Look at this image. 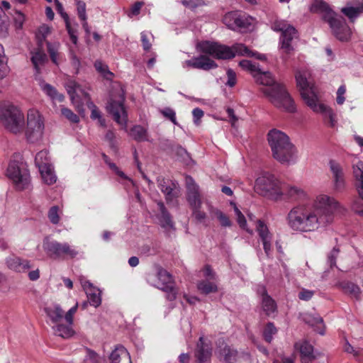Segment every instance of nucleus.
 I'll list each match as a JSON object with an SVG mask.
<instances>
[{
	"instance_id": "obj_12",
	"label": "nucleus",
	"mask_w": 363,
	"mask_h": 363,
	"mask_svg": "<svg viewBox=\"0 0 363 363\" xmlns=\"http://www.w3.org/2000/svg\"><path fill=\"white\" fill-rule=\"evenodd\" d=\"M272 28L275 31L281 32V48L286 54H290L294 50L291 42L296 35L294 27L287 24L284 21H276L272 24Z\"/></svg>"
},
{
	"instance_id": "obj_13",
	"label": "nucleus",
	"mask_w": 363,
	"mask_h": 363,
	"mask_svg": "<svg viewBox=\"0 0 363 363\" xmlns=\"http://www.w3.org/2000/svg\"><path fill=\"white\" fill-rule=\"evenodd\" d=\"M202 41H201V43ZM200 43H197L196 48L197 50L201 52L200 49L199 48L198 45ZM203 53V52H202ZM205 55H201L198 57H194L191 60H186L183 62L182 67L184 68L186 67H191L194 69H199L202 70H210L212 69H216L218 67L217 63L211 59L208 56H211V55L203 52ZM212 57H213L212 56Z\"/></svg>"
},
{
	"instance_id": "obj_7",
	"label": "nucleus",
	"mask_w": 363,
	"mask_h": 363,
	"mask_svg": "<svg viewBox=\"0 0 363 363\" xmlns=\"http://www.w3.org/2000/svg\"><path fill=\"white\" fill-rule=\"evenodd\" d=\"M255 187L263 196L278 199L283 195L282 184L269 172L263 173L256 179Z\"/></svg>"
},
{
	"instance_id": "obj_15",
	"label": "nucleus",
	"mask_w": 363,
	"mask_h": 363,
	"mask_svg": "<svg viewBox=\"0 0 363 363\" xmlns=\"http://www.w3.org/2000/svg\"><path fill=\"white\" fill-rule=\"evenodd\" d=\"M256 230L266 255L269 257L272 251L273 235L269 232L267 225L261 220H257Z\"/></svg>"
},
{
	"instance_id": "obj_50",
	"label": "nucleus",
	"mask_w": 363,
	"mask_h": 363,
	"mask_svg": "<svg viewBox=\"0 0 363 363\" xmlns=\"http://www.w3.org/2000/svg\"><path fill=\"white\" fill-rule=\"evenodd\" d=\"M214 214L218 219L220 225L223 227H230L232 225V222L229 219L228 216H226L224 213L218 209H216L214 211Z\"/></svg>"
},
{
	"instance_id": "obj_9",
	"label": "nucleus",
	"mask_w": 363,
	"mask_h": 363,
	"mask_svg": "<svg viewBox=\"0 0 363 363\" xmlns=\"http://www.w3.org/2000/svg\"><path fill=\"white\" fill-rule=\"evenodd\" d=\"M6 175L18 190H23L29 186L30 173L23 162L11 161L9 164Z\"/></svg>"
},
{
	"instance_id": "obj_26",
	"label": "nucleus",
	"mask_w": 363,
	"mask_h": 363,
	"mask_svg": "<svg viewBox=\"0 0 363 363\" xmlns=\"http://www.w3.org/2000/svg\"><path fill=\"white\" fill-rule=\"evenodd\" d=\"M341 12L348 18L350 22H354L355 20L362 13L359 5L357 1L347 2L346 5L341 9Z\"/></svg>"
},
{
	"instance_id": "obj_3",
	"label": "nucleus",
	"mask_w": 363,
	"mask_h": 363,
	"mask_svg": "<svg viewBox=\"0 0 363 363\" xmlns=\"http://www.w3.org/2000/svg\"><path fill=\"white\" fill-rule=\"evenodd\" d=\"M267 140L272 156L277 161L286 165L294 164L298 161V150L285 133L272 129L267 134Z\"/></svg>"
},
{
	"instance_id": "obj_43",
	"label": "nucleus",
	"mask_w": 363,
	"mask_h": 363,
	"mask_svg": "<svg viewBox=\"0 0 363 363\" xmlns=\"http://www.w3.org/2000/svg\"><path fill=\"white\" fill-rule=\"evenodd\" d=\"M239 65L245 70L250 72L254 78L257 76L258 73L261 71L259 66L257 63L253 62L250 60H243L239 63Z\"/></svg>"
},
{
	"instance_id": "obj_46",
	"label": "nucleus",
	"mask_w": 363,
	"mask_h": 363,
	"mask_svg": "<svg viewBox=\"0 0 363 363\" xmlns=\"http://www.w3.org/2000/svg\"><path fill=\"white\" fill-rule=\"evenodd\" d=\"M50 33V28L46 25H43L38 28L36 38L38 40L39 47L43 46V41L45 40L47 36Z\"/></svg>"
},
{
	"instance_id": "obj_1",
	"label": "nucleus",
	"mask_w": 363,
	"mask_h": 363,
	"mask_svg": "<svg viewBox=\"0 0 363 363\" xmlns=\"http://www.w3.org/2000/svg\"><path fill=\"white\" fill-rule=\"evenodd\" d=\"M338 207V202L333 198L319 195L313 207L297 205L292 208L286 216L287 225L294 231L313 232L332 223L333 215Z\"/></svg>"
},
{
	"instance_id": "obj_29",
	"label": "nucleus",
	"mask_w": 363,
	"mask_h": 363,
	"mask_svg": "<svg viewBox=\"0 0 363 363\" xmlns=\"http://www.w3.org/2000/svg\"><path fill=\"white\" fill-rule=\"evenodd\" d=\"M304 322L312 327H315V331L320 334L324 335L325 333V325L323 323V318L318 315H314L311 313H306L303 318Z\"/></svg>"
},
{
	"instance_id": "obj_21",
	"label": "nucleus",
	"mask_w": 363,
	"mask_h": 363,
	"mask_svg": "<svg viewBox=\"0 0 363 363\" xmlns=\"http://www.w3.org/2000/svg\"><path fill=\"white\" fill-rule=\"evenodd\" d=\"M211 347L204 342V337H200L196 352V357L199 363H206L211 358Z\"/></svg>"
},
{
	"instance_id": "obj_47",
	"label": "nucleus",
	"mask_w": 363,
	"mask_h": 363,
	"mask_svg": "<svg viewBox=\"0 0 363 363\" xmlns=\"http://www.w3.org/2000/svg\"><path fill=\"white\" fill-rule=\"evenodd\" d=\"M277 330L273 323H268L263 331V336L267 342H271L273 335L276 334Z\"/></svg>"
},
{
	"instance_id": "obj_44",
	"label": "nucleus",
	"mask_w": 363,
	"mask_h": 363,
	"mask_svg": "<svg viewBox=\"0 0 363 363\" xmlns=\"http://www.w3.org/2000/svg\"><path fill=\"white\" fill-rule=\"evenodd\" d=\"M35 164L38 169L48 165H51L49 160L48 152L47 150H41L38 152L35 157Z\"/></svg>"
},
{
	"instance_id": "obj_28",
	"label": "nucleus",
	"mask_w": 363,
	"mask_h": 363,
	"mask_svg": "<svg viewBox=\"0 0 363 363\" xmlns=\"http://www.w3.org/2000/svg\"><path fill=\"white\" fill-rule=\"evenodd\" d=\"M283 195L286 194L288 197L294 201L304 200L307 195L301 188L295 186H289L282 184Z\"/></svg>"
},
{
	"instance_id": "obj_14",
	"label": "nucleus",
	"mask_w": 363,
	"mask_h": 363,
	"mask_svg": "<svg viewBox=\"0 0 363 363\" xmlns=\"http://www.w3.org/2000/svg\"><path fill=\"white\" fill-rule=\"evenodd\" d=\"M223 21L232 30H246L251 26L250 18L234 12L226 13Z\"/></svg>"
},
{
	"instance_id": "obj_38",
	"label": "nucleus",
	"mask_w": 363,
	"mask_h": 363,
	"mask_svg": "<svg viewBox=\"0 0 363 363\" xmlns=\"http://www.w3.org/2000/svg\"><path fill=\"white\" fill-rule=\"evenodd\" d=\"M197 288L201 294L205 295L209 294L211 293H216L218 291L217 280H201L198 282Z\"/></svg>"
},
{
	"instance_id": "obj_59",
	"label": "nucleus",
	"mask_w": 363,
	"mask_h": 363,
	"mask_svg": "<svg viewBox=\"0 0 363 363\" xmlns=\"http://www.w3.org/2000/svg\"><path fill=\"white\" fill-rule=\"evenodd\" d=\"M203 276L206 279L216 281L217 277L216 273L212 270L211 267L209 265H206L203 268Z\"/></svg>"
},
{
	"instance_id": "obj_10",
	"label": "nucleus",
	"mask_w": 363,
	"mask_h": 363,
	"mask_svg": "<svg viewBox=\"0 0 363 363\" xmlns=\"http://www.w3.org/2000/svg\"><path fill=\"white\" fill-rule=\"evenodd\" d=\"M44 121L42 116L35 109H30L27 114V126L26 128V138L29 143H35L40 140L43 135Z\"/></svg>"
},
{
	"instance_id": "obj_23",
	"label": "nucleus",
	"mask_w": 363,
	"mask_h": 363,
	"mask_svg": "<svg viewBox=\"0 0 363 363\" xmlns=\"http://www.w3.org/2000/svg\"><path fill=\"white\" fill-rule=\"evenodd\" d=\"M259 292L262 295V308L267 315H270L277 311L275 301L268 295L265 287L261 286Z\"/></svg>"
},
{
	"instance_id": "obj_5",
	"label": "nucleus",
	"mask_w": 363,
	"mask_h": 363,
	"mask_svg": "<svg viewBox=\"0 0 363 363\" xmlns=\"http://www.w3.org/2000/svg\"><path fill=\"white\" fill-rule=\"evenodd\" d=\"M311 11L322 15L323 19L328 23L333 34L337 39L342 42L350 39L352 32L345 19L333 11L326 2L323 0H315Z\"/></svg>"
},
{
	"instance_id": "obj_35",
	"label": "nucleus",
	"mask_w": 363,
	"mask_h": 363,
	"mask_svg": "<svg viewBox=\"0 0 363 363\" xmlns=\"http://www.w3.org/2000/svg\"><path fill=\"white\" fill-rule=\"evenodd\" d=\"M219 355L223 358L226 363H233L238 356L237 350L230 348L228 345L222 343L218 347Z\"/></svg>"
},
{
	"instance_id": "obj_37",
	"label": "nucleus",
	"mask_w": 363,
	"mask_h": 363,
	"mask_svg": "<svg viewBox=\"0 0 363 363\" xmlns=\"http://www.w3.org/2000/svg\"><path fill=\"white\" fill-rule=\"evenodd\" d=\"M54 334L62 338L67 339L72 337L74 331L72 325L67 323V325L57 323L52 326Z\"/></svg>"
},
{
	"instance_id": "obj_2",
	"label": "nucleus",
	"mask_w": 363,
	"mask_h": 363,
	"mask_svg": "<svg viewBox=\"0 0 363 363\" xmlns=\"http://www.w3.org/2000/svg\"><path fill=\"white\" fill-rule=\"evenodd\" d=\"M255 79L257 84L266 86L262 89V91L274 106L287 112H295L294 101L284 87L274 82L269 72L261 70Z\"/></svg>"
},
{
	"instance_id": "obj_32",
	"label": "nucleus",
	"mask_w": 363,
	"mask_h": 363,
	"mask_svg": "<svg viewBox=\"0 0 363 363\" xmlns=\"http://www.w3.org/2000/svg\"><path fill=\"white\" fill-rule=\"evenodd\" d=\"M157 206L160 211V216L159 217V221L160 225L164 228L173 229L174 223L172 220V217L169 213L167 211L164 203L162 201L157 202Z\"/></svg>"
},
{
	"instance_id": "obj_64",
	"label": "nucleus",
	"mask_w": 363,
	"mask_h": 363,
	"mask_svg": "<svg viewBox=\"0 0 363 363\" xmlns=\"http://www.w3.org/2000/svg\"><path fill=\"white\" fill-rule=\"evenodd\" d=\"M352 208L358 215L363 216V200L361 199L354 201Z\"/></svg>"
},
{
	"instance_id": "obj_63",
	"label": "nucleus",
	"mask_w": 363,
	"mask_h": 363,
	"mask_svg": "<svg viewBox=\"0 0 363 363\" xmlns=\"http://www.w3.org/2000/svg\"><path fill=\"white\" fill-rule=\"evenodd\" d=\"M346 92V88L344 85L340 86L337 91V103L340 105L343 104L345 101V98L344 96Z\"/></svg>"
},
{
	"instance_id": "obj_54",
	"label": "nucleus",
	"mask_w": 363,
	"mask_h": 363,
	"mask_svg": "<svg viewBox=\"0 0 363 363\" xmlns=\"http://www.w3.org/2000/svg\"><path fill=\"white\" fill-rule=\"evenodd\" d=\"M62 114L67 118L69 121L77 123L79 121V118L77 115L74 113L70 109L67 108H62L61 110Z\"/></svg>"
},
{
	"instance_id": "obj_34",
	"label": "nucleus",
	"mask_w": 363,
	"mask_h": 363,
	"mask_svg": "<svg viewBox=\"0 0 363 363\" xmlns=\"http://www.w3.org/2000/svg\"><path fill=\"white\" fill-rule=\"evenodd\" d=\"M308 106L316 113H321L325 121H328L331 116H333L335 113H333V110L329 108L328 106L319 103L318 99H317L315 101H310Z\"/></svg>"
},
{
	"instance_id": "obj_20",
	"label": "nucleus",
	"mask_w": 363,
	"mask_h": 363,
	"mask_svg": "<svg viewBox=\"0 0 363 363\" xmlns=\"http://www.w3.org/2000/svg\"><path fill=\"white\" fill-rule=\"evenodd\" d=\"M329 164L330 171L333 174L335 189L338 191L343 189L345 185V182L342 168L337 162L333 160H331Z\"/></svg>"
},
{
	"instance_id": "obj_22",
	"label": "nucleus",
	"mask_w": 363,
	"mask_h": 363,
	"mask_svg": "<svg viewBox=\"0 0 363 363\" xmlns=\"http://www.w3.org/2000/svg\"><path fill=\"white\" fill-rule=\"evenodd\" d=\"M156 269L158 279V283L156 285L157 288L162 291H167L170 289V286L173 285L171 274L160 266H157Z\"/></svg>"
},
{
	"instance_id": "obj_33",
	"label": "nucleus",
	"mask_w": 363,
	"mask_h": 363,
	"mask_svg": "<svg viewBox=\"0 0 363 363\" xmlns=\"http://www.w3.org/2000/svg\"><path fill=\"white\" fill-rule=\"evenodd\" d=\"M40 89L42 91L54 102H62L65 99V96L62 94H60L57 90L51 84L42 82L40 84Z\"/></svg>"
},
{
	"instance_id": "obj_39",
	"label": "nucleus",
	"mask_w": 363,
	"mask_h": 363,
	"mask_svg": "<svg viewBox=\"0 0 363 363\" xmlns=\"http://www.w3.org/2000/svg\"><path fill=\"white\" fill-rule=\"evenodd\" d=\"M339 286L344 293L347 294L354 298H359L360 289L357 284L348 281H343L339 283Z\"/></svg>"
},
{
	"instance_id": "obj_17",
	"label": "nucleus",
	"mask_w": 363,
	"mask_h": 363,
	"mask_svg": "<svg viewBox=\"0 0 363 363\" xmlns=\"http://www.w3.org/2000/svg\"><path fill=\"white\" fill-rule=\"evenodd\" d=\"M106 108L113 116L114 121L124 128H126L128 115L123 102L111 101Z\"/></svg>"
},
{
	"instance_id": "obj_52",
	"label": "nucleus",
	"mask_w": 363,
	"mask_h": 363,
	"mask_svg": "<svg viewBox=\"0 0 363 363\" xmlns=\"http://www.w3.org/2000/svg\"><path fill=\"white\" fill-rule=\"evenodd\" d=\"M66 29L73 44L77 45L78 41L77 30L72 27L70 21L65 22Z\"/></svg>"
},
{
	"instance_id": "obj_8",
	"label": "nucleus",
	"mask_w": 363,
	"mask_h": 363,
	"mask_svg": "<svg viewBox=\"0 0 363 363\" xmlns=\"http://www.w3.org/2000/svg\"><path fill=\"white\" fill-rule=\"evenodd\" d=\"M43 247L47 255L53 259H73L79 254L78 250L69 243L59 242L48 238L44 240Z\"/></svg>"
},
{
	"instance_id": "obj_16",
	"label": "nucleus",
	"mask_w": 363,
	"mask_h": 363,
	"mask_svg": "<svg viewBox=\"0 0 363 363\" xmlns=\"http://www.w3.org/2000/svg\"><path fill=\"white\" fill-rule=\"evenodd\" d=\"M186 199L190 206L193 208L201 207V196L199 193V187L190 176L186 177Z\"/></svg>"
},
{
	"instance_id": "obj_19",
	"label": "nucleus",
	"mask_w": 363,
	"mask_h": 363,
	"mask_svg": "<svg viewBox=\"0 0 363 363\" xmlns=\"http://www.w3.org/2000/svg\"><path fill=\"white\" fill-rule=\"evenodd\" d=\"M354 185L360 199L363 200V162L358 161L352 165Z\"/></svg>"
},
{
	"instance_id": "obj_56",
	"label": "nucleus",
	"mask_w": 363,
	"mask_h": 363,
	"mask_svg": "<svg viewBox=\"0 0 363 363\" xmlns=\"http://www.w3.org/2000/svg\"><path fill=\"white\" fill-rule=\"evenodd\" d=\"M87 298L89 304L94 306L95 308L98 307L101 303L100 291L95 294H92L91 296H88Z\"/></svg>"
},
{
	"instance_id": "obj_62",
	"label": "nucleus",
	"mask_w": 363,
	"mask_h": 363,
	"mask_svg": "<svg viewBox=\"0 0 363 363\" xmlns=\"http://www.w3.org/2000/svg\"><path fill=\"white\" fill-rule=\"evenodd\" d=\"M141 35V41L143 43V48L144 50L148 51L152 46L151 43L150 42L149 38H148V33L146 31H143L140 33Z\"/></svg>"
},
{
	"instance_id": "obj_25",
	"label": "nucleus",
	"mask_w": 363,
	"mask_h": 363,
	"mask_svg": "<svg viewBox=\"0 0 363 363\" xmlns=\"http://www.w3.org/2000/svg\"><path fill=\"white\" fill-rule=\"evenodd\" d=\"M110 363H131L130 357L127 350L122 345H118L109 356Z\"/></svg>"
},
{
	"instance_id": "obj_36",
	"label": "nucleus",
	"mask_w": 363,
	"mask_h": 363,
	"mask_svg": "<svg viewBox=\"0 0 363 363\" xmlns=\"http://www.w3.org/2000/svg\"><path fill=\"white\" fill-rule=\"evenodd\" d=\"M130 135L138 142H150L147 130L142 125H134L130 131Z\"/></svg>"
},
{
	"instance_id": "obj_60",
	"label": "nucleus",
	"mask_w": 363,
	"mask_h": 363,
	"mask_svg": "<svg viewBox=\"0 0 363 363\" xmlns=\"http://www.w3.org/2000/svg\"><path fill=\"white\" fill-rule=\"evenodd\" d=\"M105 139L108 143L110 147L116 150V142L115 133L112 130H108L105 135Z\"/></svg>"
},
{
	"instance_id": "obj_11",
	"label": "nucleus",
	"mask_w": 363,
	"mask_h": 363,
	"mask_svg": "<svg viewBox=\"0 0 363 363\" xmlns=\"http://www.w3.org/2000/svg\"><path fill=\"white\" fill-rule=\"evenodd\" d=\"M295 77L301 97L308 106L310 101H315L318 99L314 86L310 80L311 74L306 69H301L296 72Z\"/></svg>"
},
{
	"instance_id": "obj_57",
	"label": "nucleus",
	"mask_w": 363,
	"mask_h": 363,
	"mask_svg": "<svg viewBox=\"0 0 363 363\" xmlns=\"http://www.w3.org/2000/svg\"><path fill=\"white\" fill-rule=\"evenodd\" d=\"M55 4V9L57 13L61 16V17L64 19L65 23L69 21V18L68 14L65 11L62 4L59 1V0H54Z\"/></svg>"
},
{
	"instance_id": "obj_48",
	"label": "nucleus",
	"mask_w": 363,
	"mask_h": 363,
	"mask_svg": "<svg viewBox=\"0 0 363 363\" xmlns=\"http://www.w3.org/2000/svg\"><path fill=\"white\" fill-rule=\"evenodd\" d=\"M86 356L84 357L85 363H101V358L99 355L94 350L86 347Z\"/></svg>"
},
{
	"instance_id": "obj_45",
	"label": "nucleus",
	"mask_w": 363,
	"mask_h": 363,
	"mask_svg": "<svg viewBox=\"0 0 363 363\" xmlns=\"http://www.w3.org/2000/svg\"><path fill=\"white\" fill-rule=\"evenodd\" d=\"M88 106L91 111V118L93 120L97 119L99 125L102 127H105L106 126V121L102 117L101 113L99 110V108L96 107V106H95L92 102H90L88 104Z\"/></svg>"
},
{
	"instance_id": "obj_53",
	"label": "nucleus",
	"mask_w": 363,
	"mask_h": 363,
	"mask_svg": "<svg viewBox=\"0 0 363 363\" xmlns=\"http://www.w3.org/2000/svg\"><path fill=\"white\" fill-rule=\"evenodd\" d=\"M160 112L165 118L170 120L174 125H178L176 118V113L172 108L166 107L161 110Z\"/></svg>"
},
{
	"instance_id": "obj_42",
	"label": "nucleus",
	"mask_w": 363,
	"mask_h": 363,
	"mask_svg": "<svg viewBox=\"0 0 363 363\" xmlns=\"http://www.w3.org/2000/svg\"><path fill=\"white\" fill-rule=\"evenodd\" d=\"M10 68L8 65V57H6L4 48L0 44V79H4L9 73Z\"/></svg>"
},
{
	"instance_id": "obj_30",
	"label": "nucleus",
	"mask_w": 363,
	"mask_h": 363,
	"mask_svg": "<svg viewBox=\"0 0 363 363\" xmlns=\"http://www.w3.org/2000/svg\"><path fill=\"white\" fill-rule=\"evenodd\" d=\"M48 61V57L45 52L42 50V47L31 52V62L33 67L38 74L40 72V67Z\"/></svg>"
},
{
	"instance_id": "obj_4",
	"label": "nucleus",
	"mask_w": 363,
	"mask_h": 363,
	"mask_svg": "<svg viewBox=\"0 0 363 363\" xmlns=\"http://www.w3.org/2000/svg\"><path fill=\"white\" fill-rule=\"evenodd\" d=\"M198 46L201 52L209 54L217 60H229L233 58L236 55L254 56L260 60H266L264 55L252 52L242 43H236L232 47H229L215 41L203 40Z\"/></svg>"
},
{
	"instance_id": "obj_6",
	"label": "nucleus",
	"mask_w": 363,
	"mask_h": 363,
	"mask_svg": "<svg viewBox=\"0 0 363 363\" xmlns=\"http://www.w3.org/2000/svg\"><path fill=\"white\" fill-rule=\"evenodd\" d=\"M0 123L9 132L21 133L25 125V117L16 106L6 102L0 104Z\"/></svg>"
},
{
	"instance_id": "obj_51",
	"label": "nucleus",
	"mask_w": 363,
	"mask_h": 363,
	"mask_svg": "<svg viewBox=\"0 0 363 363\" xmlns=\"http://www.w3.org/2000/svg\"><path fill=\"white\" fill-rule=\"evenodd\" d=\"M48 218L52 224L60 222L59 208L57 206H52L48 213Z\"/></svg>"
},
{
	"instance_id": "obj_58",
	"label": "nucleus",
	"mask_w": 363,
	"mask_h": 363,
	"mask_svg": "<svg viewBox=\"0 0 363 363\" xmlns=\"http://www.w3.org/2000/svg\"><path fill=\"white\" fill-rule=\"evenodd\" d=\"M339 249L337 247H334L332 251L330 252L328 260L330 267H333L336 266V259L339 254Z\"/></svg>"
},
{
	"instance_id": "obj_24",
	"label": "nucleus",
	"mask_w": 363,
	"mask_h": 363,
	"mask_svg": "<svg viewBox=\"0 0 363 363\" xmlns=\"http://www.w3.org/2000/svg\"><path fill=\"white\" fill-rule=\"evenodd\" d=\"M295 347L299 350L301 356V361L303 359L314 360L319 356L318 353H315L313 347L308 341H303L296 342Z\"/></svg>"
},
{
	"instance_id": "obj_55",
	"label": "nucleus",
	"mask_w": 363,
	"mask_h": 363,
	"mask_svg": "<svg viewBox=\"0 0 363 363\" xmlns=\"http://www.w3.org/2000/svg\"><path fill=\"white\" fill-rule=\"evenodd\" d=\"M82 286L85 291L87 297L91 296L92 294H95L100 291L98 288L94 287L89 281L82 282Z\"/></svg>"
},
{
	"instance_id": "obj_61",
	"label": "nucleus",
	"mask_w": 363,
	"mask_h": 363,
	"mask_svg": "<svg viewBox=\"0 0 363 363\" xmlns=\"http://www.w3.org/2000/svg\"><path fill=\"white\" fill-rule=\"evenodd\" d=\"M227 77L228 81L225 84L230 87L234 86L237 82L235 72L233 69H228L227 70Z\"/></svg>"
},
{
	"instance_id": "obj_49",
	"label": "nucleus",
	"mask_w": 363,
	"mask_h": 363,
	"mask_svg": "<svg viewBox=\"0 0 363 363\" xmlns=\"http://www.w3.org/2000/svg\"><path fill=\"white\" fill-rule=\"evenodd\" d=\"M77 7V12L80 20L87 19L86 11V3L82 0H74Z\"/></svg>"
},
{
	"instance_id": "obj_41",
	"label": "nucleus",
	"mask_w": 363,
	"mask_h": 363,
	"mask_svg": "<svg viewBox=\"0 0 363 363\" xmlns=\"http://www.w3.org/2000/svg\"><path fill=\"white\" fill-rule=\"evenodd\" d=\"M66 89L68 94L70 96L72 101H74L76 96H78L79 93H82L85 97L89 98V94L84 92L80 85L74 81H69L66 84Z\"/></svg>"
},
{
	"instance_id": "obj_18",
	"label": "nucleus",
	"mask_w": 363,
	"mask_h": 363,
	"mask_svg": "<svg viewBox=\"0 0 363 363\" xmlns=\"http://www.w3.org/2000/svg\"><path fill=\"white\" fill-rule=\"evenodd\" d=\"M6 264L9 269L16 272H25L32 267L30 262L15 255H11L6 259Z\"/></svg>"
},
{
	"instance_id": "obj_40",
	"label": "nucleus",
	"mask_w": 363,
	"mask_h": 363,
	"mask_svg": "<svg viewBox=\"0 0 363 363\" xmlns=\"http://www.w3.org/2000/svg\"><path fill=\"white\" fill-rule=\"evenodd\" d=\"M39 171L40 172L42 179L45 184L51 185L56 182L57 177L55 174L52 164L44 167L43 168L39 169Z\"/></svg>"
},
{
	"instance_id": "obj_27",
	"label": "nucleus",
	"mask_w": 363,
	"mask_h": 363,
	"mask_svg": "<svg viewBox=\"0 0 363 363\" xmlns=\"http://www.w3.org/2000/svg\"><path fill=\"white\" fill-rule=\"evenodd\" d=\"M157 181L159 189L165 194L167 201H172L176 196L173 194L174 186H175L174 184L169 179H165L162 177H159Z\"/></svg>"
},
{
	"instance_id": "obj_31",
	"label": "nucleus",
	"mask_w": 363,
	"mask_h": 363,
	"mask_svg": "<svg viewBox=\"0 0 363 363\" xmlns=\"http://www.w3.org/2000/svg\"><path fill=\"white\" fill-rule=\"evenodd\" d=\"M45 312L53 324L58 323L64 317V311L58 304L45 308Z\"/></svg>"
}]
</instances>
